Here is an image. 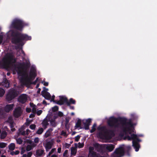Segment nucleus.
<instances>
[{"label": "nucleus", "instance_id": "obj_1", "mask_svg": "<svg viewBox=\"0 0 157 157\" xmlns=\"http://www.w3.org/2000/svg\"><path fill=\"white\" fill-rule=\"evenodd\" d=\"M136 125V124H133L131 121H127L123 125V136H125V139H127L128 140H133L132 145L135 149L136 151H137L139 150L140 146L138 143L135 141V140L139 141L137 136L134 134V126Z\"/></svg>", "mask_w": 157, "mask_h": 157}, {"label": "nucleus", "instance_id": "obj_2", "mask_svg": "<svg viewBox=\"0 0 157 157\" xmlns=\"http://www.w3.org/2000/svg\"><path fill=\"white\" fill-rule=\"evenodd\" d=\"M11 33H12V41L13 43H19L22 40H30L31 39V36H28L26 34H18L11 31L9 32V34Z\"/></svg>", "mask_w": 157, "mask_h": 157}, {"label": "nucleus", "instance_id": "obj_3", "mask_svg": "<svg viewBox=\"0 0 157 157\" xmlns=\"http://www.w3.org/2000/svg\"><path fill=\"white\" fill-rule=\"evenodd\" d=\"M99 133L98 135V136L102 139H106V129L105 127H99L98 128Z\"/></svg>", "mask_w": 157, "mask_h": 157}, {"label": "nucleus", "instance_id": "obj_4", "mask_svg": "<svg viewBox=\"0 0 157 157\" xmlns=\"http://www.w3.org/2000/svg\"><path fill=\"white\" fill-rule=\"evenodd\" d=\"M124 153V149L123 147H119L116 149L112 155V157H120L122 156Z\"/></svg>", "mask_w": 157, "mask_h": 157}, {"label": "nucleus", "instance_id": "obj_5", "mask_svg": "<svg viewBox=\"0 0 157 157\" xmlns=\"http://www.w3.org/2000/svg\"><path fill=\"white\" fill-rule=\"evenodd\" d=\"M23 25L24 23L22 21L17 19H14L12 23V26L18 29H20Z\"/></svg>", "mask_w": 157, "mask_h": 157}, {"label": "nucleus", "instance_id": "obj_6", "mask_svg": "<svg viewBox=\"0 0 157 157\" xmlns=\"http://www.w3.org/2000/svg\"><path fill=\"white\" fill-rule=\"evenodd\" d=\"M18 94V92L14 90L9 92L6 96V99L8 101H10Z\"/></svg>", "mask_w": 157, "mask_h": 157}, {"label": "nucleus", "instance_id": "obj_7", "mask_svg": "<svg viewBox=\"0 0 157 157\" xmlns=\"http://www.w3.org/2000/svg\"><path fill=\"white\" fill-rule=\"evenodd\" d=\"M117 119L113 117H110L108 122V124L110 126H118L117 125L118 123Z\"/></svg>", "mask_w": 157, "mask_h": 157}, {"label": "nucleus", "instance_id": "obj_8", "mask_svg": "<svg viewBox=\"0 0 157 157\" xmlns=\"http://www.w3.org/2000/svg\"><path fill=\"white\" fill-rule=\"evenodd\" d=\"M94 147H90L89 148V152L88 155V157H98V155L93 151Z\"/></svg>", "mask_w": 157, "mask_h": 157}, {"label": "nucleus", "instance_id": "obj_9", "mask_svg": "<svg viewBox=\"0 0 157 157\" xmlns=\"http://www.w3.org/2000/svg\"><path fill=\"white\" fill-rule=\"evenodd\" d=\"M103 147L109 151H112L114 148V146L111 144H104Z\"/></svg>", "mask_w": 157, "mask_h": 157}, {"label": "nucleus", "instance_id": "obj_10", "mask_svg": "<svg viewBox=\"0 0 157 157\" xmlns=\"http://www.w3.org/2000/svg\"><path fill=\"white\" fill-rule=\"evenodd\" d=\"M54 144V142L53 140H52L50 142H46L45 144V147L47 151H48L51 149L52 146Z\"/></svg>", "mask_w": 157, "mask_h": 157}, {"label": "nucleus", "instance_id": "obj_11", "mask_svg": "<svg viewBox=\"0 0 157 157\" xmlns=\"http://www.w3.org/2000/svg\"><path fill=\"white\" fill-rule=\"evenodd\" d=\"M21 112L22 111L21 108H17L15 109L14 112V115L15 117H18L21 115Z\"/></svg>", "mask_w": 157, "mask_h": 157}, {"label": "nucleus", "instance_id": "obj_12", "mask_svg": "<svg viewBox=\"0 0 157 157\" xmlns=\"http://www.w3.org/2000/svg\"><path fill=\"white\" fill-rule=\"evenodd\" d=\"M27 100V95L25 94L21 95L19 97L18 100L21 103H24L26 102Z\"/></svg>", "mask_w": 157, "mask_h": 157}, {"label": "nucleus", "instance_id": "obj_13", "mask_svg": "<svg viewBox=\"0 0 157 157\" xmlns=\"http://www.w3.org/2000/svg\"><path fill=\"white\" fill-rule=\"evenodd\" d=\"M41 94L42 96L46 99L50 100L51 96L50 93L45 91H42Z\"/></svg>", "mask_w": 157, "mask_h": 157}, {"label": "nucleus", "instance_id": "obj_14", "mask_svg": "<svg viewBox=\"0 0 157 157\" xmlns=\"http://www.w3.org/2000/svg\"><path fill=\"white\" fill-rule=\"evenodd\" d=\"M30 105L31 107L32 108V112L33 113V114H30V115L29 116V117H33L35 116V114L36 112V106L35 105H33V104H32V103L30 104Z\"/></svg>", "mask_w": 157, "mask_h": 157}, {"label": "nucleus", "instance_id": "obj_15", "mask_svg": "<svg viewBox=\"0 0 157 157\" xmlns=\"http://www.w3.org/2000/svg\"><path fill=\"white\" fill-rule=\"evenodd\" d=\"M6 131H8V129L6 126H5L4 128L3 129L2 131L1 134V138L2 139L4 138L7 136V133Z\"/></svg>", "mask_w": 157, "mask_h": 157}, {"label": "nucleus", "instance_id": "obj_16", "mask_svg": "<svg viewBox=\"0 0 157 157\" xmlns=\"http://www.w3.org/2000/svg\"><path fill=\"white\" fill-rule=\"evenodd\" d=\"M13 107V104L7 105L5 108V110L6 112H9L11 110H12Z\"/></svg>", "mask_w": 157, "mask_h": 157}, {"label": "nucleus", "instance_id": "obj_17", "mask_svg": "<svg viewBox=\"0 0 157 157\" xmlns=\"http://www.w3.org/2000/svg\"><path fill=\"white\" fill-rule=\"evenodd\" d=\"M81 121L80 119H78L77 122L76 124L75 127V128H81Z\"/></svg>", "mask_w": 157, "mask_h": 157}, {"label": "nucleus", "instance_id": "obj_18", "mask_svg": "<svg viewBox=\"0 0 157 157\" xmlns=\"http://www.w3.org/2000/svg\"><path fill=\"white\" fill-rule=\"evenodd\" d=\"M36 76V74L34 70L33 71L31 72L30 73V76L29 77V79H31L33 78H34Z\"/></svg>", "mask_w": 157, "mask_h": 157}, {"label": "nucleus", "instance_id": "obj_19", "mask_svg": "<svg viewBox=\"0 0 157 157\" xmlns=\"http://www.w3.org/2000/svg\"><path fill=\"white\" fill-rule=\"evenodd\" d=\"M84 145V144L83 143H78V144H75V147L76 148L78 147L79 148H80L83 147Z\"/></svg>", "mask_w": 157, "mask_h": 157}, {"label": "nucleus", "instance_id": "obj_20", "mask_svg": "<svg viewBox=\"0 0 157 157\" xmlns=\"http://www.w3.org/2000/svg\"><path fill=\"white\" fill-rule=\"evenodd\" d=\"M77 152L76 148L72 147L71 148V155H75Z\"/></svg>", "mask_w": 157, "mask_h": 157}, {"label": "nucleus", "instance_id": "obj_21", "mask_svg": "<svg viewBox=\"0 0 157 157\" xmlns=\"http://www.w3.org/2000/svg\"><path fill=\"white\" fill-rule=\"evenodd\" d=\"M43 152L44 151L43 150H38L36 151V155L38 156H40L43 154Z\"/></svg>", "mask_w": 157, "mask_h": 157}, {"label": "nucleus", "instance_id": "obj_22", "mask_svg": "<svg viewBox=\"0 0 157 157\" xmlns=\"http://www.w3.org/2000/svg\"><path fill=\"white\" fill-rule=\"evenodd\" d=\"M9 148L10 150H13L15 148V145L14 143H12L9 145Z\"/></svg>", "mask_w": 157, "mask_h": 157}, {"label": "nucleus", "instance_id": "obj_23", "mask_svg": "<svg viewBox=\"0 0 157 157\" xmlns=\"http://www.w3.org/2000/svg\"><path fill=\"white\" fill-rule=\"evenodd\" d=\"M52 131V129H50L45 134L44 137L45 138H47L50 135V132Z\"/></svg>", "mask_w": 157, "mask_h": 157}, {"label": "nucleus", "instance_id": "obj_24", "mask_svg": "<svg viewBox=\"0 0 157 157\" xmlns=\"http://www.w3.org/2000/svg\"><path fill=\"white\" fill-rule=\"evenodd\" d=\"M7 144L4 143H0V147L1 148H4L6 147Z\"/></svg>", "mask_w": 157, "mask_h": 157}, {"label": "nucleus", "instance_id": "obj_25", "mask_svg": "<svg viewBox=\"0 0 157 157\" xmlns=\"http://www.w3.org/2000/svg\"><path fill=\"white\" fill-rule=\"evenodd\" d=\"M30 132V130L29 129H27L26 130V132H21V133L22 135H28Z\"/></svg>", "mask_w": 157, "mask_h": 157}, {"label": "nucleus", "instance_id": "obj_26", "mask_svg": "<svg viewBox=\"0 0 157 157\" xmlns=\"http://www.w3.org/2000/svg\"><path fill=\"white\" fill-rule=\"evenodd\" d=\"M5 93L4 90L1 88H0V97L2 96Z\"/></svg>", "mask_w": 157, "mask_h": 157}, {"label": "nucleus", "instance_id": "obj_27", "mask_svg": "<svg viewBox=\"0 0 157 157\" xmlns=\"http://www.w3.org/2000/svg\"><path fill=\"white\" fill-rule=\"evenodd\" d=\"M43 131V129L42 128H39L37 132V133L39 134H41Z\"/></svg>", "mask_w": 157, "mask_h": 157}, {"label": "nucleus", "instance_id": "obj_28", "mask_svg": "<svg viewBox=\"0 0 157 157\" xmlns=\"http://www.w3.org/2000/svg\"><path fill=\"white\" fill-rule=\"evenodd\" d=\"M96 124H94L93 125L92 128L90 131L92 133L94 132L96 129Z\"/></svg>", "mask_w": 157, "mask_h": 157}, {"label": "nucleus", "instance_id": "obj_29", "mask_svg": "<svg viewBox=\"0 0 157 157\" xmlns=\"http://www.w3.org/2000/svg\"><path fill=\"white\" fill-rule=\"evenodd\" d=\"M70 103H68V105H70V104H74L75 103V101L72 98H71L70 99Z\"/></svg>", "mask_w": 157, "mask_h": 157}, {"label": "nucleus", "instance_id": "obj_30", "mask_svg": "<svg viewBox=\"0 0 157 157\" xmlns=\"http://www.w3.org/2000/svg\"><path fill=\"white\" fill-rule=\"evenodd\" d=\"M58 107L57 106H55L52 108V110L53 112H55L58 110Z\"/></svg>", "mask_w": 157, "mask_h": 157}, {"label": "nucleus", "instance_id": "obj_31", "mask_svg": "<svg viewBox=\"0 0 157 157\" xmlns=\"http://www.w3.org/2000/svg\"><path fill=\"white\" fill-rule=\"evenodd\" d=\"M59 98L61 101L62 102L65 101L66 99V98L63 96H60Z\"/></svg>", "mask_w": 157, "mask_h": 157}, {"label": "nucleus", "instance_id": "obj_32", "mask_svg": "<svg viewBox=\"0 0 157 157\" xmlns=\"http://www.w3.org/2000/svg\"><path fill=\"white\" fill-rule=\"evenodd\" d=\"M68 151L66 150L63 154V156L65 157H67L68 155Z\"/></svg>", "mask_w": 157, "mask_h": 157}, {"label": "nucleus", "instance_id": "obj_33", "mask_svg": "<svg viewBox=\"0 0 157 157\" xmlns=\"http://www.w3.org/2000/svg\"><path fill=\"white\" fill-rule=\"evenodd\" d=\"M17 143L19 144H21L22 143V141L21 139L18 138L16 140Z\"/></svg>", "mask_w": 157, "mask_h": 157}, {"label": "nucleus", "instance_id": "obj_34", "mask_svg": "<svg viewBox=\"0 0 157 157\" xmlns=\"http://www.w3.org/2000/svg\"><path fill=\"white\" fill-rule=\"evenodd\" d=\"M61 135L65 137H67V135L66 133L64 131H62L61 132Z\"/></svg>", "mask_w": 157, "mask_h": 157}, {"label": "nucleus", "instance_id": "obj_35", "mask_svg": "<svg viewBox=\"0 0 157 157\" xmlns=\"http://www.w3.org/2000/svg\"><path fill=\"white\" fill-rule=\"evenodd\" d=\"M56 151V149L55 148H53L52 149L51 151L49 152L48 155H50L51 154H52L54 151Z\"/></svg>", "mask_w": 157, "mask_h": 157}, {"label": "nucleus", "instance_id": "obj_36", "mask_svg": "<svg viewBox=\"0 0 157 157\" xmlns=\"http://www.w3.org/2000/svg\"><path fill=\"white\" fill-rule=\"evenodd\" d=\"M42 111L41 110H38L37 111H36L37 114L38 115H40L42 113Z\"/></svg>", "mask_w": 157, "mask_h": 157}, {"label": "nucleus", "instance_id": "obj_37", "mask_svg": "<svg viewBox=\"0 0 157 157\" xmlns=\"http://www.w3.org/2000/svg\"><path fill=\"white\" fill-rule=\"evenodd\" d=\"M36 126L35 124L31 125L30 126V128L32 129H34L35 128Z\"/></svg>", "mask_w": 157, "mask_h": 157}, {"label": "nucleus", "instance_id": "obj_38", "mask_svg": "<svg viewBox=\"0 0 157 157\" xmlns=\"http://www.w3.org/2000/svg\"><path fill=\"white\" fill-rule=\"evenodd\" d=\"M56 118H55V117H54V118L53 119H51V118H49V120L52 124L54 122Z\"/></svg>", "mask_w": 157, "mask_h": 157}, {"label": "nucleus", "instance_id": "obj_39", "mask_svg": "<svg viewBox=\"0 0 157 157\" xmlns=\"http://www.w3.org/2000/svg\"><path fill=\"white\" fill-rule=\"evenodd\" d=\"M80 136H76L75 138V141H78L80 139Z\"/></svg>", "mask_w": 157, "mask_h": 157}, {"label": "nucleus", "instance_id": "obj_40", "mask_svg": "<svg viewBox=\"0 0 157 157\" xmlns=\"http://www.w3.org/2000/svg\"><path fill=\"white\" fill-rule=\"evenodd\" d=\"M39 139L37 137L35 138L34 140V142L36 143H38L39 142Z\"/></svg>", "mask_w": 157, "mask_h": 157}, {"label": "nucleus", "instance_id": "obj_41", "mask_svg": "<svg viewBox=\"0 0 157 157\" xmlns=\"http://www.w3.org/2000/svg\"><path fill=\"white\" fill-rule=\"evenodd\" d=\"M32 121V120H31L30 121H29L28 119L27 120L26 122L25 123V124H26L27 125H28Z\"/></svg>", "mask_w": 157, "mask_h": 157}, {"label": "nucleus", "instance_id": "obj_42", "mask_svg": "<svg viewBox=\"0 0 157 157\" xmlns=\"http://www.w3.org/2000/svg\"><path fill=\"white\" fill-rule=\"evenodd\" d=\"M42 83H43V85L45 86H48V82H42Z\"/></svg>", "mask_w": 157, "mask_h": 157}, {"label": "nucleus", "instance_id": "obj_43", "mask_svg": "<svg viewBox=\"0 0 157 157\" xmlns=\"http://www.w3.org/2000/svg\"><path fill=\"white\" fill-rule=\"evenodd\" d=\"M32 154V153L31 152H29L27 154V157H31Z\"/></svg>", "mask_w": 157, "mask_h": 157}, {"label": "nucleus", "instance_id": "obj_44", "mask_svg": "<svg viewBox=\"0 0 157 157\" xmlns=\"http://www.w3.org/2000/svg\"><path fill=\"white\" fill-rule=\"evenodd\" d=\"M55 98V96L53 95L51 98V101H54V99Z\"/></svg>", "mask_w": 157, "mask_h": 157}, {"label": "nucleus", "instance_id": "obj_45", "mask_svg": "<svg viewBox=\"0 0 157 157\" xmlns=\"http://www.w3.org/2000/svg\"><path fill=\"white\" fill-rule=\"evenodd\" d=\"M31 109L29 108H27L26 109V111L27 112L29 113L31 112Z\"/></svg>", "mask_w": 157, "mask_h": 157}, {"label": "nucleus", "instance_id": "obj_46", "mask_svg": "<svg viewBox=\"0 0 157 157\" xmlns=\"http://www.w3.org/2000/svg\"><path fill=\"white\" fill-rule=\"evenodd\" d=\"M61 147H59L58 149V152L59 153H60L61 152Z\"/></svg>", "mask_w": 157, "mask_h": 157}, {"label": "nucleus", "instance_id": "obj_47", "mask_svg": "<svg viewBox=\"0 0 157 157\" xmlns=\"http://www.w3.org/2000/svg\"><path fill=\"white\" fill-rule=\"evenodd\" d=\"M31 149V147L29 146H28L26 147V149L27 151H29Z\"/></svg>", "mask_w": 157, "mask_h": 157}, {"label": "nucleus", "instance_id": "obj_48", "mask_svg": "<svg viewBox=\"0 0 157 157\" xmlns=\"http://www.w3.org/2000/svg\"><path fill=\"white\" fill-rule=\"evenodd\" d=\"M63 113H62L61 112H59V113H58V115L59 116H63Z\"/></svg>", "mask_w": 157, "mask_h": 157}, {"label": "nucleus", "instance_id": "obj_49", "mask_svg": "<svg viewBox=\"0 0 157 157\" xmlns=\"http://www.w3.org/2000/svg\"><path fill=\"white\" fill-rule=\"evenodd\" d=\"M10 59H11L10 58H8L6 59V60H5V61L6 62H9L10 61Z\"/></svg>", "mask_w": 157, "mask_h": 157}, {"label": "nucleus", "instance_id": "obj_50", "mask_svg": "<svg viewBox=\"0 0 157 157\" xmlns=\"http://www.w3.org/2000/svg\"><path fill=\"white\" fill-rule=\"evenodd\" d=\"M86 121L88 123H90L91 121V120L90 119H88Z\"/></svg>", "mask_w": 157, "mask_h": 157}, {"label": "nucleus", "instance_id": "obj_51", "mask_svg": "<svg viewBox=\"0 0 157 157\" xmlns=\"http://www.w3.org/2000/svg\"><path fill=\"white\" fill-rule=\"evenodd\" d=\"M14 152H15V155H16L18 154L19 153V152L18 151H14Z\"/></svg>", "mask_w": 157, "mask_h": 157}, {"label": "nucleus", "instance_id": "obj_52", "mask_svg": "<svg viewBox=\"0 0 157 157\" xmlns=\"http://www.w3.org/2000/svg\"><path fill=\"white\" fill-rule=\"evenodd\" d=\"M22 157H27V155L26 154H24L23 155Z\"/></svg>", "mask_w": 157, "mask_h": 157}, {"label": "nucleus", "instance_id": "obj_53", "mask_svg": "<svg viewBox=\"0 0 157 157\" xmlns=\"http://www.w3.org/2000/svg\"><path fill=\"white\" fill-rule=\"evenodd\" d=\"M10 154L12 155H15V152L14 151H12L11 152Z\"/></svg>", "mask_w": 157, "mask_h": 157}, {"label": "nucleus", "instance_id": "obj_54", "mask_svg": "<svg viewBox=\"0 0 157 157\" xmlns=\"http://www.w3.org/2000/svg\"><path fill=\"white\" fill-rule=\"evenodd\" d=\"M21 53H22V54L24 56L25 53H24V52H23V51L22 50H21Z\"/></svg>", "mask_w": 157, "mask_h": 157}, {"label": "nucleus", "instance_id": "obj_55", "mask_svg": "<svg viewBox=\"0 0 157 157\" xmlns=\"http://www.w3.org/2000/svg\"><path fill=\"white\" fill-rule=\"evenodd\" d=\"M51 157H57V155H52Z\"/></svg>", "mask_w": 157, "mask_h": 157}, {"label": "nucleus", "instance_id": "obj_56", "mask_svg": "<svg viewBox=\"0 0 157 157\" xmlns=\"http://www.w3.org/2000/svg\"><path fill=\"white\" fill-rule=\"evenodd\" d=\"M44 89L45 90H46V91H47V90H48V89L46 88H45V87H44Z\"/></svg>", "mask_w": 157, "mask_h": 157}, {"label": "nucleus", "instance_id": "obj_57", "mask_svg": "<svg viewBox=\"0 0 157 157\" xmlns=\"http://www.w3.org/2000/svg\"><path fill=\"white\" fill-rule=\"evenodd\" d=\"M43 103L44 104H45L46 103V101H43Z\"/></svg>", "mask_w": 157, "mask_h": 157}, {"label": "nucleus", "instance_id": "obj_58", "mask_svg": "<svg viewBox=\"0 0 157 157\" xmlns=\"http://www.w3.org/2000/svg\"><path fill=\"white\" fill-rule=\"evenodd\" d=\"M114 136V134L113 133V134L111 135V136H110V138H111L113 136Z\"/></svg>", "mask_w": 157, "mask_h": 157}, {"label": "nucleus", "instance_id": "obj_59", "mask_svg": "<svg viewBox=\"0 0 157 157\" xmlns=\"http://www.w3.org/2000/svg\"><path fill=\"white\" fill-rule=\"evenodd\" d=\"M46 122H45V121H44L43 123H42V124H43V126H44V124Z\"/></svg>", "mask_w": 157, "mask_h": 157}, {"label": "nucleus", "instance_id": "obj_60", "mask_svg": "<svg viewBox=\"0 0 157 157\" xmlns=\"http://www.w3.org/2000/svg\"><path fill=\"white\" fill-rule=\"evenodd\" d=\"M71 114L72 115H74V113H72Z\"/></svg>", "mask_w": 157, "mask_h": 157}, {"label": "nucleus", "instance_id": "obj_61", "mask_svg": "<svg viewBox=\"0 0 157 157\" xmlns=\"http://www.w3.org/2000/svg\"><path fill=\"white\" fill-rule=\"evenodd\" d=\"M1 157H6V156L4 155H2Z\"/></svg>", "mask_w": 157, "mask_h": 157}, {"label": "nucleus", "instance_id": "obj_62", "mask_svg": "<svg viewBox=\"0 0 157 157\" xmlns=\"http://www.w3.org/2000/svg\"><path fill=\"white\" fill-rule=\"evenodd\" d=\"M48 116L47 117H46V118H47V119L48 118Z\"/></svg>", "mask_w": 157, "mask_h": 157}, {"label": "nucleus", "instance_id": "obj_63", "mask_svg": "<svg viewBox=\"0 0 157 157\" xmlns=\"http://www.w3.org/2000/svg\"><path fill=\"white\" fill-rule=\"evenodd\" d=\"M10 75V73H7V75Z\"/></svg>", "mask_w": 157, "mask_h": 157}, {"label": "nucleus", "instance_id": "obj_64", "mask_svg": "<svg viewBox=\"0 0 157 157\" xmlns=\"http://www.w3.org/2000/svg\"><path fill=\"white\" fill-rule=\"evenodd\" d=\"M51 110H50L49 111V113H51Z\"/></svg>", "mask_w": 157, "mask_h": 157}]
</instances>
